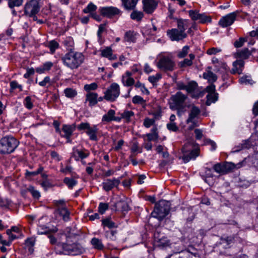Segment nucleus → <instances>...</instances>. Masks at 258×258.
Listing matches in <instances>:
<instances>
[{"instance_id": "nucleus-1", "label": "nucleus", "mask_w": 258, "mask_h": 258, "mask_svg": "<svg viewBox=\"0 0 258 258\" xmlns=\"http://www.w3.org/2000/svg\"><path fill=\"white\" fill-rule=\"evenodd\" d=\"M61 60L67 67L73 70L77 69L84 62V56L81 52L71 48L62 57Z\"/></svg>"}, {"instance_id": "nucleus-2", "label": "nucleus", "mask_w": 258, "mask_h": 258, "mask_svg": "<svg viewBox=\"0 0 258 258\" xmlns=\"http://www.w3.org/2000/svg\"><path fill=\"white\" fill-rule=\"evenodd\" d=\"M187 96L181 92H177L170 98V108L172 110H176L177 114L180 117L186 111L185 101Z\"/></svg>"}, {"instance_id": "nucleus-3", "label": "nucleus", "mask_w": 258, "mask_h": 258, "mask_svg": "<svg viewBox=\"0 0 258 258\" xmlns=\"http://www.w3.org/2000/svg\"><path fill=\"white\" fill-rule=\"evenodd\" d=\"M200 149L198 145L193 139L188 140L182 148V159L184 162H188L192 159H195L199 155Z\"/></svg>"}, {"instance_id": "nucleus-4", "label": "nucleus", "mask_w": 258, "mask_h": 258, "mask_svg": "<svg viewBox=\"0 0 258 258\" xmlns=\"http://www.w3.org/2000/svg\"><path fill=\"white\" fill-rule=\"evenodd\" d=\"M170 210V202L162 200L155 204L154 210L151 213V216L161 221L169 214Z\"/></svg>"}, {"instance_id": "nucleus-5", "label": "nucleus", "mask_w": 258, "mask_h": 258, "mask_svg": "<svg viewBox=\"0 0 258 258\" xmlns=\"http://www.w3.org/2000/svg\"><path fill=\"white\" fill-rule=\"evenodd\" d=\"M19 145L14 137H5L0 140V154H6L13 152Z\"/></svg>"}, {"instance_id": "nucleus-6", "label": "nucleus", "mask_w": 258, "mask_h": 258, "mask_svg": "<svg viewBox=\"0 0 258 258\" xmlns=\"http://www.w3.org/2000/svg\"><path fill=\"white\" fill-rule=\"evenodd\" d=\"M63 251L66 254L78 255L82 253L85 251L83 247L79 243H69L68 242L62 245Z\"/></svg>"}, {"instance_id": "nucleus-7", "label": "nucleus", "mask_w": 258, "mask_h": 258, "mask_svg": "<svg viewBox=\"0 0 258 258\" xmlns=\"http://www.w3.org/2000/svg\"><path fill=\"white\" fill-rule=\"evenodd\" d=\"M77 127L79 130H86V133L89 136L90 140L95 141L97 140V135L98 128L97 125H94L91 126L88 122H82Z\"/></svg>"}, {"instance_id": "nucleus-8", "label": "nucleus", "mask_w": 258, "mask_h": 258, "mask_svg": "<svg viewBox=\"0 0 258 258\" xmlns=\"http://www.w3.org/2000/svg\"><path fill=\"white\" fill-rule=\"evenodd\" d=\"M120 89L119 85L116 83H112L104 93V98L105 100L114 101L119 96Z\"/></svg>"}, {"instance_id": "nucleus-9", "label": "nucleus", "mask_w": 258, "mask_h": 258, "mask_svg": "<svg viewBox=\"0 0 258 258\" xmlns=\"http://www.w3.org/2000/svg\"><path fill=\"white\" fill-rule=\"evenodd\" d=\"M157 67L163 71H172L175 68V63L171 57L164 56L160 59Z\"/></svg>"}, {"instance_id": "nucleus-10", "label": "nucleus", "mask_w": 258, "mask_h": 258, "mask_svg": "<svg viewBox=\"0 0 258 258\" xmlns=\"http://www.w3.org/2000/svg\"><path fill=\"white\" fill-rule=\"evenodd\" d=\"M40 11V6L37 0H31L25 7V13L27 16L36 15Z\"/></svg>"}, {"instance_id": "nucleus-11", "label": "nucleus", "mask_w": 258, "mask_h": 258, "mask_svg": "<svg viewBox=\"0 0 258 258\" xmlns=\"http://www.w3.org/2000/svg\"><path fill=\"white\" fill-rule=\"evenodd\" d=\"M167 35L169 36L171 40L179 41L187 37V34L183 31L179 30L176 28L168 30L167 31Z\"/></svg>"}, {"instance_id": "nucleus-12", "label": "nucleus", "mask_w": 258, "mask_h": 258, "mask_svg": "<svg viewBox=\"0 0 258 258\" xmlns=\"http://www.w3.org/2000/svg\"><path fill=\"white\" fill-rule=\"evenodd\" d=\"M188 14L193 21H199L200 23H205L210 22L211 18L205 14H200L196 10H190L188 11Z\"/></svg>"}, {"instance_id": "nucleus-13", "label": "nucleus", "mask_w": 258, "mask_h": 258, "mask_svg": "<svg viewBox=\"0 0 258 258\" xmlns=\"http://www.w3.org/2000/svg\"><path fill=\"white\" fill-rule=\"evenodd\" d=\"M236 14L231 13L223 17L219 22V24L222 27H226L232 25L235 20Z\"/></svg>"}, {"instance_id": "nucleus-14", "label": "nucleus", "mask_w": 258, "mask_h": 258, "mask_svg": "<svg viewBox=\"0 0 258 258\" xmlns=\"http://www.w3.org/2000/svg\"><path fill=\"white\" fill-rule=\"evenodd\" d=\"M100 12L102 16L108 18L118 15L121 12L119 9L113 7L101 8L100 9Z\"/></svg>"}, {"instance_id": "nucleus-15", "label": "nucleus", "mask_w": 258, "mask_h": 258, "mask_svg": "<svg viewBox=\"0 0 258 258\" xmlns=\"http://www.w3.org/2000/svg\"><path fill=\"white\" fill-rule=\"evenodd\" d=\"M54 214L56 218H61L65 222L70 220V212L67 207L55 209Z\"/></svg>"}, {"instance_id": "nucleus-16", "label": "nucleus", "mask_w": 258, "mask_h": 258, "mask_svg": "<svg viewBox=\"0 0 258 258\" xmlns=\"http://www.w3.org/2000/svg\"><path fill=\"white\" fill-rule=\"evenodd\" d=\"M120 182V179L118 178L107 179L102 183L103 189L106 191H108L114 187H117Z\"/></svg>"}, {"instance_id": "nucleus-17", "label": "nucleus", "mask_w": 258, "mask_h": 258, "mask_svg": "<svg viewBox=\"0 0 258 258\" xmlns=\"http://www.w3.org/2000/svg\"><path fill=\"white\" fill-rule=\"evenodd\" d=\"M201 113L200 108L194 105L191 106V109L189 112L188 118L186 123L188 124L190 121H197V118Z\"/></svg>"}, {"instance_id": "nucleus-18", "label": "nucleus", "mask_w": 258, "mask_h": 258, "mask_svg": "<svg viewBox=\"0 0 258 258\" xmlns=\"http://www.w3.org/2000/svg\"><path fill=\"white\" fill-rule=\"evenodd\" d=\"M144 11L148 14H151L156 8L157 3L154 0H143Z\"/></svg>"}, {"instance_id": "nucleus-19", "label": "nucleus", "mask_w": 258, "mask_h": 258, "mask_svg": "<svg viewBox=\"0 0 258 258\" xmlns=\"http://www.w3.org/2000/svg\"><path fill=\"white\" fill-rule=\"evenodd\" d=\"M234 242V237L233 236H227L221 237L220 242L218 244V247L220 249L221 248L226 249L229 248L231 245Z\"/></svg>"}, {"instance_id": "nucleus-20", "label": "nucleus", "mask_w": 258, "mask_h": 258, "mask_svg": "<svg viewBox=\"0 0 258 258\" xmlns=\"http://www.w3.org/2000/svg\"><path fill=\"white\" fill-rule=\"evenodd\" d=\"M115 210L118 211L127 212L130 210L128 204L126 200H121L114 205Z\"/></svg>"}, {"instance_id": "nucleus-21", "label": "nucleus", "mask_w": 258, "mask_h": 258, "mask_svg": "<svg viewBox=\"0 0 258 258\" xmlns=\"http://www.w3.org/2000/svg\"><path fill=\"white\" fill-rule=\"evenodd\" d=\"M211 67H208L206 72L203 74L204 79L207 80L209 83H213L217 79V76L211 71Z\"/></svg>"}, {"instance_id": "nucleus-22", "label": "nucleus", "mask_w": 258, "mask_h": 258, "mask_svg": "<svg viewBox=\"0 0 258 258\" xmlns=\"http://www.w3.org/2000/svg\"><path fill=\"white\" fill-rule=\"evenodd\" d=\"M86 97V101L89 102L90 106H94L98 102V94L96 93L88 92Z\"/></svg>"}, {"instance_id": "nucleus-23", "label": "nucleus", "mask_w": 258, "mask_h": 258, "mask_svg": "<svg viewBox=\"0 0 258 258\" xmlns=\"http://www.w3.org/2000/svg\"><path fill=\"white\" fill-rule=\"evenodd\" d=\"M244 61L241 59L237 60L233 62V68L231 70V73L233 74H241L242 72L241 68L244 66Z\"/></svg>"}, {"instance_id": "nucleus-24", "label": "nucleus", "mask_w": 258, "mask_h": 258, "mask_svg": "<svg viewBox=\"0 0 258 258\" xmlns=\"http://www.w3.org/2000/svg\"><path fill=\"white\" fill-rule=\"evenodd\" d=\"M101 55L102 57L108 58L110 60H115L116 59L115 55L112 53V50L111 47H106L105 48L101 50Z\"/></svg>"}, {"instance_id": "nucleus-25", "label": "nucleus", "mask_w": 258, "mask_h": 258, "mask_svg": "<svg viewBox=\"0 0 258 258\" xmlns=\"http://www.w3.org/2000/svg\"><path fill=\"white\" fill-rule=\"evenodd\" d=\"M122 5L127 10H134L138 2V0H121Z\"/></svg>"}, {"instance_id": "nucleus-26", "label": "nucleus", "mask_w": 258, "mask_h": 258, "mask_svg": "<svg viewBox=\"0 0 258 258\" xmlns=\"http://www.w3.org/2000/svg\"><path fill=\"white\" fill-rule=\"evenodd\" d=\"M188 23L189 21L188 20L182 19H177V28L176 29L185 32V30L187 29L188 27Z\"/></svg>"}, {"instance_id": "nucleus-27", "label": "nucleus", "mask_w": 258, "mask_h": 258, "mask_svg": "<svg viewBox=\"0 0 258 258\" xmlns=\"http://www.w3.org/2000/svg\"><path fill=\"white\" fill-rule=\"evenodd\" d=\"M251 54V51H250L248 48H245L241 50L237 51L235 54V56L237 58L247 59Z\"/></svg>"}, {"instance_id": "nucleus-28", "label": "nucleus", "mask_w": 258, "mask_h": 258, "mask_svg": "<svg viewBox=\"0 0 258 258\" xmlns=\"http://www.w3.org/2000/svg\"><path fill=\"white\" fill-rule=\"evenodd\" d=\"M212 61L213 63L215 64V71L217 72L220 71V68H219L218 64H220L221 66V67L223 69L224 71H226L227 70V64L225 62L219 60V59L215 57H213L212 59Z\"/></svg>"}, {"instance_id": "nucleus-29", "label": "nucleus", "mask_w": 258, "mask_h": 258, "mask_svg": "<svg viewBox=\"0 0 258 258\" xmlns=\"http://www.w3.org/2000/svg\"><path fill=\"white\" fill-rule=\"evenodd\" d=\"M136 40V33L134 31H127L124 36V41L128 42L135 43Z\"/></svg>"}, {"instance_id": "nucleus-30", "label": "nucleus", "mask_w": 258, "mask_h": 258, "mask_svg": "<svg viewBox=\"0 0 258 258\" xmlns=\"http://www.w3.org/2000/svg\"><path fill=\"white\" fill-rule=\"evenodd\" d=\"M75 130L74 125L63 124L62 130L64 133L63 136H71L73 132Z\"/></svg>"}, {"instance_id": "nucleus-31", "label": "nucleus", "mask_w": 258, "mask_h": 258, "mask_svg": "<svg viewBox=\"0 0 258 258\" xmlns=\"http://www.w3.org/2000/svg\"><path fill=\"white\" fill-rule=\"evenodd\" d=\"M35 239L33 237L28 238L25 240V246L28 248V251L30 254L32 253L34 251L33 247L35 244Z\"/></svg>"}, {"instance_id": "nucleus-32", "label": "nucleus", "mask_w": 258, "mask_h": 258, "mask_svg": "<svg viewBox=\"0 0 258 258\" xmlns=\"http://www.w3.org/2000/svg\"><path fill=\"white\" fill-rule=\"evenodd\" d=\"M37 233L38 234H46L49 231H52L53 232H55L57 231V229L55 228L53 230H50L45 225H40L37 228Z\"/></svg>"}, {"instance_id": "nucleus-33", "label": "nucleus", "mask_w": 258, "mask_h": 258, "mask_svg": "<svg viewBox=\"0 0 258 258\" xmlns=\"http://www.w3.org/2000/svg\"><path fill=\"white\" fill-rule=\"evenodd\" d=\"M115 111L112 109L108 110V112L104 114L102 119V121L110 122L113 120V118L115 115Z\"/></svg>"}, {"instance_id": "nucleus-34", "label": "nucleus", "mask_w": 258, "mask_h": 258, "mask_svg": "<svg viewBox=\"0 0 258 258\" xmlns=\"http://www.w3.org/2000/svg\"><path fill=\"white\" fill-rule=\"evenodd\" d=\"M75 230L72 229L70 227H67L65 230V235L68 242H70V239L71 238L75 237L79 235V233L74 232Z\"/></svg>"}, {"instance_id": "nucleus-35", "label": "nucleus", "mask_w": 258, "mask_h": 258, "mask_svg": "<svg viewBox=\"0 0 258 258\" xmlns=\"http://www.w3.org/2000/svg\"><path fill=\"white\" fill-rule=\"evenodd\" d=\"M218 97V93H209L207 95V101L206 104L207 105H210L212 103L215 102Z\"/></svg>"}, {"instance_id": "nucleus-36", "label": "nucleus", "mask_w": 258, "mask_h": 258, "mask_svg": "<svg viewBox=\"0 0 258 258\" xmlns=\"http://www.w3.org/2000/svg\"><path fill=\"white\" fill-rule=\"evenodd\" d=\"M144 16L143 12L134 10L131 14V18L132 19L140 21L142 20Z\"/></svg>"}, {"instance_id": "nucleus-37", "label": "nucleus", "mask_w": 258, "mask_h": 258, "mask_svg": "<svg viewBox=\"0 0 258 258\" xmlns=\"http://www.w3.org/2000/svg\"><path fill=\"white\" fill-rule=\"evenodd\" d=\"M134 113L132 111L124 110L121 114V118L125 119L126 122H129L131 121V117L134 116Z\"/></svg>"}, {"instance_id": "nucleus-38", "label": "nucleus", "mask_w": 258, "mask_h": 258, "mask_svg": "<svg viewBox=\"0 0 258 258\" xmlns=\"http://www.w3.org/2000/svg\"><path fill=\"white\" fill-rule=\"evenodd\" d=\"M91 243L93 247L98 249H102L103 248V245L101 240L97 238H93L91 241Z\"/></svg>"}, {"instance_id": "nucleus-39", "label": "nucleus", "mask_w": 258, "mask_h": 258, "mask_svg": "<svg viewBox=\"0 0 258 258\" xmlns=\"http://www.w3.org/2000/svg\"><path fill=\"white\" fill-rule=\"evenodd\" d=\"M97 9L96 5L93 4L92 3H90L87 7L83 10V12L85 14L89 13L90 15L91 13H93Z\"/></svg>"}, {"instance_id": "nucleus-40", "label": "nucleus", "mask_w": 258, "mask_h": 258, "mask_svg": "<svg viewBox=\"0 0 258 258\" xmlns=\"http://www.w3.org/2000/svg\"><path fill=\"white\" fill-rule=\"evenodd\" d=\"M27 191L30 192L32 196L35 199H38L40 197V192L38 190H36L32 186H29L25 191V192Z\"/></svg>"}, {"instance_id": "nucleus-41", "label": "nucleus", "mask_w": 258, "mask_h": 258, "mask_svg": "<svg viewBox=\"0 0 258 258\" xmlns=\"http://www.w3.org/2000/svg\"><path fill=\"white\" fill-rule=\"evenodd\" d=\"M64 93L66 97L68 98H73L77 94V92L72 88H67L64 90Z\"/></svg>"}, {"instance_id": "nucleus-42", "label": "nucleus", "mask_w": 258, "mask_h": 258, "mask_svg": "<svg viewBox=\"0 0 258 258\" xmlns=\"http://www.w3.org/2000/svg\"><path fill=\"white\" fill-rule=\"evenodd\" d=\"M63 182L70 188H72L77 183V181L76 180L68 177L64 178Z\"/></svg>"}, {"instance_id": "nucleus-43", "label": "nucleus", "mask_w": 258, "mask_h": 258, "mask_svg": "<svg viewBox=\"0 0 258 258\" xmlns=\"http://www.w3.org/2000/svg\"><path fill=\"white\" fill-rule=\"evenodd\" d=\"M197 86L198 84L196 82L190 81L186 86V91L188 93L192 92L196 90Z\"/></svg>"}, {"instance_id": "nucleus-44", "label": "nucleus", "mask_w": 258, "mask_h": 258, "mask_svg": "<svg viewBox=\"0 0 258 258\" xmlns=\"http://www.w3.org/2000/svg\"><path fill=\"white\" fill-rule=\"evenodd\" d=\"M170 258H195V256L192 253L186 251L182 253L181 255L175 254L172 255L170 257Z\"/></svg>"}, {"instance_id": "nucleus-45", "label": "nucleus", "mask_w": 258, "mask_h": 258, "mask_svg": "<svg viewBox=\"0 0 258 258\" xmlns=\"http://www.w3.org/2000/svg\"><path fill=\"white\" fill-rule=\"evenodd\" d=\"M105 24H102L99 25V29L97 32V36L98 37V42L100 44H102L103 41L102 40L101 34L105 30Z\"/></svg>"}, {"instance_id": "nucleus-46", "label": "nucleus", "mask_w": 258, "mask_h": 258, "mask_svg": "<svg viewBox=\"0 0 258 258\" xmlns=\"http://www.w3.org/2000/svg\"><path fill=\"white\" fill-rule=\"evenodd\" d=\"M58 43L55 40H52L49 42L47 46L50 49L51 53H53L56 49L58 47Z\"/></svg>"}, {"instance_id": "nucleus-47", "label": "nucleus", "mask_w": 258, "mask_h": 258, "mask_svg": "<svg viewBox=\"0 0 258 258\" xmlns=\"http://www.w3.org/2000/svg\"><path fill=\"white\" fill-rule=\"evenodd\" d=\"M239 82L241 84L244 85H251L253 84V81L251 78L248 76H244L239 79Z\"/></svg>"}, {"instance_id": "nucleus-48", "label": "nucleus", "mask_w": 258, "mask_h": 258, "mask_svg": "<svg viewBox=\"0 0 258 258\" xmlns=\"http://www.w3.org/2000/svg\"><path fill=\"white\" fill-rule=\"evenodd\" d=\"M236 168V165L231 162H226L224 164L225 173H226Z\"/></svg>"}, {"instance_id": "nucleus-49", "label": "nucleus", "mask_w": 258, "mask_h": 258, "mask_svg": "<svg viewBox=\"0 0 258 258\" xmlns=\"http://www.w3.org/2000/svg\"><path fill=\"white\" fill-rule=\"evenodd\" d=\"M53 204L55 205L56 209H60L66 207V202L64 200H55L53 201Z\"/></svg>"}, {"instance_id": "nucleus-50", "label": "nucleus", "mask_w": 258, "mask_h": 258, "mask_svg": "<svg viewBox=\"0 0 258 258\" xmlns=\"http://www.w3.org/2000/svg\"><path fill=\"white\" fill-rule=\"evenodd\" d=\"M23 1V0H12L9 2L8 5L11 9H13L15 7H19L22 5Z\"/></svg>"}, {"instance_id": "nucleus-51", "label": "nucleus", "mask_w": 258, "mask_h": 258, "mask_svg": "<svg viewBox=\"0 0 258 258\" xmlns=\"http://www.w3.org/2000/svg\"><path fill=\"white\" fill-rule=\"evenodd\" d=\"M213 169L217 173L225 174L224 164H216L214 166Z\"/></svg>"}, {"instance_id": "nucleus-52", "label": "nucleus", "mask_w": 258, "mask_h": 258, "mask_svg": "<svg viewBox=\"0 0 258 258\" xmlns=\"http://www.w3.org/2000/svg\"><path fill=\"white\" fill-rule=\"evenodd\" d=\"M97 84L95 83H93L90 84H86L84 86V89L88 92H91V90H95L97 88Z\"/></svg>"}, {"instance_id": "nucleus-53", "label": "nucleus", "mask_w": 258, "mask_h": 258, "mask_svg": "<svg viewBox=\"0 0 258 258\" xmlns=\"http://www.w3.org/2000/svg\"><path fill=\"white\" fill-rule=\"evenodd\" d=\"M189 47L188 46H184L181 51L178 52L177 56L179 58L184 57L188 53Z\"/></svg>"}, {"instance_id": "nucleus-54", "label": "nucleus", "mask_w": 258, "mask_h": 258, "mask_svg": "<svg viewBox=\"0 0 258 258\" xmlns=\"http://www.w3.org/2000/svg\"><path fill=\"white\" fill-rule=\"evenodd\" d=\"M135 87L137 88H139L141 89V91L145 94H149V91L145 87V85L142 84L140 82H137L135 84Z\"/></svg>"}, {"instance_id": "nucleus-55", "label": "nucleus", "mask_w": 258, "mask_h": 258, "mask_svg": "<svg viewBox=\"0 0 258 258\" xmlns=\"http://www.w3.org/2000/svg\"><path fill=\"white\" fill-rule=\"evenodd\" d=\"M161 78V75L159 74H157L155 76H151L148 78V80L152 84H154L157 83Z\"/></svg>"}, {"instance_id": "nucleus-56", "label": "nucleus", "mask_w": 258, "mask_h": 258, "mask_svg": "<svg viewBox=\"0 0 258 258\" xmlns=\"http://www.w3.org/2000/svg\"><path fill=\"white\" fill-rule=\"evenodd\" d=\"M192 64V61L191 59L185 58L183 61L179 63V66L180 68H184L187 66H190Z\"/></svg>"}, {"instance_id": "nucleus-57", "label": "nucleus", "mask_w": 258, "mask_h": 258, "mask_svg": "<svg viewBox=\"0 0 258 258\" xmlns=\"http://www.w3.org/2000/svg\"><path fill=\"white\" fill-rule=\"evenodd\" d=\"M102 224L109 228L114 227V223L111 221L109 219H105L102 220Z\"/></svg>"}, {"instance_id": "nucleus-58", "label": "nucleus", "mask_w": 258, "mask_h": 258, "mask_svg": "<svg viewBox=\"0 0 258 258\" xmlns=\"http://www.w3.org/2000/svg\"><path fill=\"white\" fill-rule=\"evenodd\" d=\"M124 79H125V77H123L122 82L126 86H132L135 83V80L133 78L128 77V78H126V80H125Z\"/></svg>"}, {"instance_id": "nucleus-59", "label": "nucleus", "mask_w": 258, "mask_h": 258, "mask_svg": "<svg viewBox=\"0 0 258 258\" xmlns=\"http://www.w3.org/2000/svg\"><path fill=\"white\" fill-rule=\"evenodd\" d=\"M108 208V205L107 203H100L98 207L99 212L100 213L103 214L106 210Z\"/></svg>"}, {"instance_id": "nucleus-60", "label": "nucleus", "mask_w": 258, "mask_h": 258, "mask_svg": "<svg viewBox=\"0 0 258 258\" xmlns=\"http://www.w3.org/2000/svg\"><path fill=\"white\" fill-rule=\"evenodd\" d=\"M221 51V49L220 48L212 47L207 50V53L209 55H215Z\"/></svg>"}, {"instance_id": "nucleus-61", "label": "nucleus", "mask_w": 258, "mask_h": 258, "mask_svg": "<svg viewBox=\"0 0 258 258\" xmlns=\"http://www.w3.org/2000/svg\"><path fill=\"white\" fill-rule=\"evenodd\" d=\"M24 104L26 108L29 109H31L33 107V103L31 101V99L30 97L27 96L26 97L24 100Z\"/></svg>"}, {"instance_id": "nucleus-62", "label": "nucleus", "mask_w": 258, "mask_h": 258, "mask_svg": "<svg viewBox=\"0 0 258 258\" xmlns=\"http://www.w3.org/2000/svg\"><path fill=\"white\" fill-rule=\"evenodd\" d=\"M50 84V79L49 77L47 76L44 78L43 81L39 83V85L42 87H47V85Z\"/></svg>"}, {"instance_id": "nucleus-63", "label": "nucleus", "mask_w": 258, "mask_h": 258, "mask_svg": "<svg viewBox=\"0 0 258 258\" xmlns=\"http://www.w3.org/2000/svg\"><path fill=\"white\" fill-rule=\"evenodd\" d=\"M155 122L154 119H150L149 118H146L144 121V126L147 127H150L152 125H153Z\"/></svg>"}, {"instance_id": "nucleus-64", "label": "nucleus", "mask_w": 258, "mask_h": 258, "mask_svg": "<svg viewBox=\"0 0 258 258\" xmlns=\"http://www.w3.org/2000/svg\"><path fill=\"white\" fill-rule=\"evenodd\" d=\"M167 127L169 130L173 132H176L179 129L175 122H170L167 123Z\"/></svg>"}]
</instances>
